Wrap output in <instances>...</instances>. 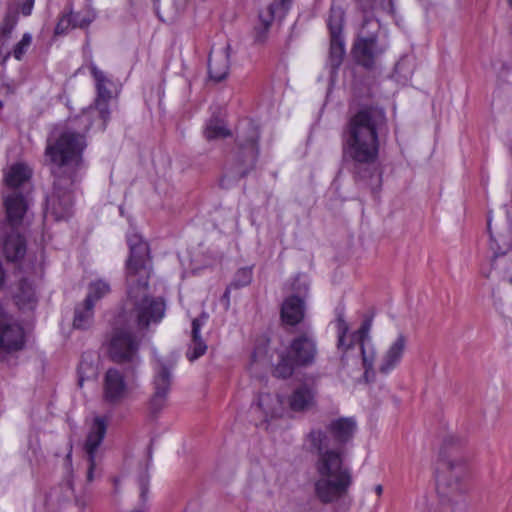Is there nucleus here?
Listing matches in <instances>:
<instances>
[{"label":"nucleus","mask_w":512,"mask_h":512,"mask_svg":"<svg viewBox=\"0 0 512 512\" xmlns=\"http://www.w3.org/2000/svg\"><path fill=\"white\" fill-rule=\"evenodd\" d=\"M79 116L69 119L67 127L52 141L48 140L46 156L55 166L54 175L78 178V171L84 167L83 152L87 147L85 122Z\"/></svg>","instance_id":"obj_4"},{"label":"nucleus","mask_w":512,"mask_h":512,"mask_svg":"<svg viewBox=\"0 0 512 512\" xmlns=\"http://www.w3.org/2000/svg\"><path fill=\"white\" fill-rule=\"evenodd\" d=\"M355 2L358 9L364 14V19L360 35L353 46V55L359 65L372 69L387 47L378 42L376 33L379 29V21L370 14L381 11L393 16L395 13L394 1L355 0Z\"/></svg>","instance_id":"obj_5"},{"label":"nucleus","mask_w":512,"mask_h":512,"mask_svg":"<svg viewBox=\"0 0 512 512\" xmlns=\"http://www.w3.org/2000/svg\"><path fill=\"white\" fill-rule=\"evenodd\" d=\"M305 315L304 300L298 295L287 297L281 306V319L284 323L295 326L300 323Z\"/></svg>","instance_id":"obj_23"},{"label":"nucleus","mask_w":512,"mask_h":512,"mask_svg":"<svg viewBox=\"0 0 512 512\" xmlns=\"http://www.w3.org/2000/svg\"><path fill=\"white\" fill-rule=\"evenodd\" d=\"M208 315L203 313L200 317L192 321V339L189 349L186 353L190 361H194L205 354L207 350L206 343L201 339L200 329L206 323Z\"/></svg>","instance_id":"obj_25"},{"label":"nucleus","mask_w":512,"mask_h":512,"mask_svg":"<svg viewBox=\"0 0 512 512\" xmlns=\"http://www.w3.org/2000/svg\"><path fill=\"white\" fill-rule=\"evenodd\" d=\"M129 395V387L123 374L116 368H109L102 381V398L105 404L117 406Z\"/></svg>","instance_id":"obj_13"},{"label":"nucleus","mask_w":512,"mask_h":512,"mask_svg":"<svg viewBox=\"0 0 512 512\" xmlns=\"http://www.w3.org/2000/svg\"><path fill=\"white\" fill-rule=\"evenodd\" d=\"M73 19H72V9L69 8V10L62 14L60 17L56 27H55V34L56 35H63L66 34L70 29L73 28Z\"/></svg>","instance_id":"obj_37"},{"label":"nucleus","mask_w":512,"mask_h":512,"mask_svg":"<svg viewBox=\"0 0 512 512\" xmlns=\"http://www.w3.org/2000/svg\"><path fill=\"white\" fill-rule=\"evenodd\" d=\"M355 342H357V340L353 339V334L351 335L350 339H347V335H343V337L341 335H339L337 347H338V349L345 352L348 349H350Z\"/></svg>","instance_id":"obj_39"},{"label":"nucleus","mask_w":512,"mask_h":512,"mask_svg":"<svg viewBox=\"0 0 512 512\" xmlns=\"http://www.w3.org/2000/svg\"><path fill=\"white\" fill-rule=\"evenodd\" d=\"M4 227L2 253L8 262L18 263L26 254V239L16 230V227L7 224Z\"/></svg>","instance_id":"obj_18"},{"label":"nucleus","mask_w":512,"mask_h":512,"mask_svg":"<svg viewBox=\"0 0 512 512\" xmlns=\"http://www.w3.org/2000/svg\"><path fill=\"white\" fill-rule=\"evenodd\" d=\"M316 389L308 384L297 387L289 397V405L293 411L300 412L309 410L316 403Z\"/></svg>","instance_id":"obj_24"},{"label":"nucleus","mask_w":512,"mask_h":512,"mask_svg":"<svg viewBox=\"0 0 512 512\" xmlns=\"http://www.w3.org/2000/svg\"><path fill=\"white\" fill-rule=\"evenodd\" d=\"M76 181L73 176L55 175L53 192L47 198V211L55 220H65L72 215V187Z\"/></svg>","instance_id":"obj_12"},{"label":"nucleus","mask_w":512,"mask_h":512,"mask_svg":"<svg viewBox=\"0 0 512 512\" xmlns=\"http://www.w3.org/2000/svg\"><path fill=\"white\" fill-rule=\"evenodd\" d=\"M65 462H66L67 470H70V468H71V450L66 455Z\"/></svg>","instance_id":"obj_45"},{"label":"nucleus","mask_w":512,"mask_h":512,"mask_svg":"<svg viewBox=\"0 0 512 512\" xmlns=\"http://www.w3.org/2000/svg\"><path fill=\"white\" fill-rule=\"evenodd\" d=\"M154 392L150 399V410L153 414L160 412L166 404L172 384V366L158 362L154 368Z\"/></svg>","instance_id":"obj_14"},{"label":"nucleus","mask_w":512,"mask_h":512,"mask_svg":"<svg viewBox=\"0 0 512 512\" xmlns=\"http://www.w3.org/2000/svg\"><path fill=\"white\" fill-rule=\"evenodd\" d=\"M356 427L354 418L341 417L332 420L326 431L313 429L308 435L318 455L314 494L323 504L336 502L346 496L353 483L351 469L344 463L342 447L353 438Z\"/></svg>","instance_id":"obj_1"},{"label":"nucleus","mask_w":512,"mask_h":512,"mask_svg":"<svg viewBox=\"0 0 512 512\" xmlns=\"http://www.w3.org/2000/svg\"><path fill=\"white\" fill-rule=\"evenodd\" d=\"M94 321V306L87 302L78 304L75 307L73 327L75 329L86 330L90 328Z\"/></svg>","instance_id":"obj_28"},{"label":"nucleus","mask_w":512,"mask_h":512,"mask_svg":"<svg viewBox=\"0 0 512 512\" xmlns=\"http://www.w3.org/2000/svg\"><path fill=\"white\" fill-rule=\"evenodd\" d=\"M34 5V0H27L21 7V12L24 16L31 14Z\"/></svg>","instance_id":"obj_41"},{"label":"nucleus","mask_w":512,"mask_h":512,"mask_svg":"<svg viewBox=\"0 0 512 512\" xmlns=\"http://www.w3.org/2000/svg\"><path fill=\"white\" fill-rule=\"evenodd\" d=\"M29 195L30 193L11 189L2 190L1 196L6 212L8 226L17 227L22 223L29 207Z\"/></svg>","instance_id":"obj_16"},{"label":"nucleus","mask_w":512,"mask_h":512,"mask_svg":"<svg viewBox=\"0 0 512 512\" xmlns=\"http://www.w3.org/2000/svg\"><path fill=\"white\" fill-rule=\"evenodd\" d=\"M140 342L141 340L129 328L115 327L109 340L110 358L118 364L138 365L140 363L138 355Z\"/></svg>","instance_id":"obj_10"},{"label":"nucleus","mask_w":512,"mask_h":512,"mask_svg":"<svg viewBox=\"0 0 512 512\" xmlns=\"http://www.w3.org/2000/svg\"><path fill=\"white\" fill-rule=\"evenodd\" d=\"M32 43V35L30 33H24L21 40L14 46L12 52H8L3 61L5 62L12 54L16 60H22L26 52Z\"/></svg>","instance_id":"obj_34"},{"label":"nucleus","mask_w":512,"mask_h":512,"mask_svg":"<svg viewBox=\"0 0 512 512\" xmlns=\"http://www.w3.org/2000/svg\"><path fill=\"white\" fill-rule=\"evenodd\" d=\"M292 0H278L271 3L267 8V15L260 13L259 18L261 21V27L256 28L255 41L258 43H263L267 38V33L271 26V23L274 18L282 19L290 5Z\"/></svg>","instance_id":"obj_20"},{"label":"nucleus","mask_w":512,"mask_h":512,"mask_svg":"<svg viewBox=\"0 0 512 512\" xmlns=\"http://www.w3.org/2000/svg\"><path fill=\"white\" fill-rule=\"evenodd\" d=\"M89 69L96 81L97 97L94 106L83 110L78 120L85 122L84 129H90L92 117L97 114L99 117L98 128L103 131L110 119L109 101L112 98V91L110 89L112 81L93 62L90 63Z\"/></svg>","instance_id":"obj_9"},{"label":"nucleus","mask_w":512,"mask_h":512,"mask_svg":"<svg viewBox=\"0 0 512 512\" xmlns=\"http://www.w3.org/2000/svg\"><path fill=\"white\" fill-rule=\"evenodd\" d=\"M204 135L208 140L225 138L230 135L229 130L217 119H211L204 130Z\"/></svg>","instance_id":"obj_33"},{"label":"nucleus","mask_w":512,"mask_h":512,"mask_svg":"<svg viewBox=\"0 0 512 512\" xmlns=\"http://www.w3.org/2000/svg\"><path fill=\"white\" fill-rule=\"evenodd\" d=\"M373 323V315L366 316L363 320L360 328L353 333V339L357 340V343L371 342L370 331Z\"/></svg>","instance_id":"obj_36"},{"label":"nucleus","mask_w":512,"mask_h":512,"mask_svg":"<svg viewBox=\"0 0 512 512\" xmlns=\"http://www.w3.org/2000/svg\"><path fill=\"white\" fill-rule=\"evenodd\" d=\"M345 41L343 35L330 36L328 65L331 78L334 77L345 56Z\"/></svg>","instance_id":"obj_26"},{"label":"nucleus","mask_w":512,"mask_h":512,"mask_svg":"<svg viewBox=\"0 0 512 512\" xmlns=\"http://www.w3.org/2000/svg\"><path fill=\"white\" fill-rule=\"evenodd\" d=\"M375 492H376V494H377L378 496H380V495L382 494V492H383V487H382V485H376V487H375Z\"/></svg>","instance_id":"obj_46"},{"label":"nucleus","mask_w":512,"mask_h":512,"mask_svg":"<svg viewBox=\"0 0 512 512\" xmlns=\"http://www.w3.org/2000/svg\"><path fill=\"white\" fill-rule=\"evenodd\" d=\"M294 289L298 291V293H306L308 290V285L305 282L300 283V279L297 278L294 283Z\"/></svg>","instance_id":"obj_42"},{"label":"nucleus","mask_w":512,"mask_h":512,"mask_svg":"<svg viewBox=\"0 0 512 512\" xmlns=\"http://www.w3.org/2000/svg\"><path fill=\"white\" fill-rule=\"evenodd\" d=\"M10 293L15 305L22 311L34 310L38 303V296L34 282L21 276L11 286Z\"/></svg>","instance_id":"obj_17"},{"label":"nucleus","mask_w":512,"mask_h":512,"mask_svg":"<svg viewBox=\"0 0 512 512\" xmlns=\"http://www.w3.org/2000/svg\"><path fill=\"white\" fill-rule=\"evenodd\" d=\"M258 128L250 121L241 124L237 130V146L233 163L223 175L220 185L228 189L233 183L246 176L255 166L258 157Z\"/></svg>","instance_id":"obj_6"},{"label":"nucleus","mask_w":512,"mask_h":512,"mask_svg":"<svg viewBox=\"0 0 512 512\" xmlns=\"http://www.w3.org/2000/svg\"><path fill=\"white\" fill-rule=\"evenodd\" d=\"M348 332H349V325L345 321L344 316L342 314H340L337 318L338 336L341 335L343 337V335H347Z\"/></svg>","instance_id":"obj_40"},{"label":"nucleus","mask_w":512,"mask_h":512,"mask_svg":"<svg viewBox=\"0 0 512 512\" xmlns=\"http://www.w3.org/2000/svg\"><path fill=\"white\" fill-rule=\"evenodd\" d=\"M491 219H488V227H490Z\"/></svg>","instance_id":"obj_47"},{"label":"nucleus","mask_w":512,"mask_h":512,"mask_svg":"<svg viewBox=\"0 0 512 512\" xmlns=\"http://www.w3.org/2000/svg\"><path fill=\"white\" fill-rule=\"evenodd\" d=\"M188 3V0H173V4L175 6V10L177 13L184 10Z\"/></svg>","instance_id":"obj_43"},{"label":"nucleus","mask_w":512,"mask_h":512,"mask_svg":"<svg viewBox=\"0 0 512 512\" xmlns=\"http://www.w3.org/2000/svg\"><path fill=\"white\" fill-rule=\"evenodd\" d=\"M3 106V102L0 100V108Z\"/></svg>","instance_id":"obj_48"},{"label":"nucleus","mask_w":512,"mask_h":512,"mask_svg":"<svg viewBox=\"0 0 512 512\" xmlns=\"http://www.w3.org/2000/svg\"><path fill=\"white\" fill-rule=\"evenodd\" d=\"M406 345L407 338L403 334H399L381 358L379 364V372L381 374H389L400 364Z\"/></svg>","instance_id":"obj_21"},{"label":"nucleus","mask_w":512,"mask_h":512,"mask_svg":"<svg viewBox=\"0 0 512 512\" xmlns=\"http://www.w3.org/2000/svg\"><path fill=\"white\" fill-rule=\"evenodd\" d=\"M130 255L126 263V297L122 303L121 317L146 330L165 316L166 304L161 297L149 292L151 260L149 246L137 233L127 236Z\"/></svg>","instance_id":"obj_2"},{"label":"nucleus","mask_w":512,"mask_h":512,"mask_svg":"<svg viewBox=\"0 0 512 512\" xmlns=\"http://www.w3.org/2000/svg\"><path fill=\"white\" fill-rule=\"evenodd\" d=\"M360 344L362 362L365 368V376L368 377L370 374H374V362L376 359V350L371 342H362Z\"/></svg>","instance_id":"obj_32"},{"label":"nucleus","mask_w":512,"mask_h":512,"mask_svg":"<svg viewBox=\"0 0 512 512\" xmlns=\"http://www.w3.org/2000/svg\"><path fill=\"white\" fill-rule=\"evenodd\" d=\"M257 407L263 412L266 418L278 417L283 412V402L278 395L261 393L258 396Z\"/></svg>","instance_id":"obj_27"},{"label":"nucleus","mask_w":512,"mask_h":512,"mask_svg":"<svg viewBox=\"0 0 512 512\" xmlns=\"http://www.w3.org/2000/svg\"><path fill=\"white\" fill-rule=\"evenodd\" d=\"M509 4L512 6V0H508Z\"/></svg>","instance_id":"obj_49"},{"label":"nucleus","mask_w":512,"mask_h":512,"mask_svg":"<svg viewBox=\"0 0 512 512\" xmlns=\"http://www.w3.org/2000/svg\"><path fill=\"white\" fill-rule=\"evenodd\" d=\"M96 18V13L92 8H87L84 12L74 13L72 11L73 28H87Z\"/></svg>","instance_id":"obj_35"},{"label":"nucleus","mask_w":512,"mask_h":512,"mask_svg":"<svg viewBox=\"0 0 512 512\" xmlns=\"http://www.w3.org/2000/svg\"><path fill=\"white\" fill-rule=\"evenodd\" d=\"M443 457L436 479V492L442 505L454 507L459 504L467 491L465 477L466 463L459 455Z\"/></svg>","instance_id":"obj_7"},{"label":"nucleus","mask_w":512,"mask_h":512,"mask_svg":"<svg viewBox=\"0 0 512 512\" xmlns=\"http://www.w3.org/2000/svg\"><path fill=\"white\" fill-rule=\"evenodd\" d=\"M32 172L28 166L23 163L12 165L4 175V188L6 190H16L25 193H31L30 184Z\"/></svg>","instance_id":"obj_19"},{"label":"nucleus","mask_w":512,"mask_h":512,"mask_svg":"<svg viewBox=\"0 0 512 512\" xmlns=\"http://www.w3.org/2000/svg\"><path fill=\"white\" fill-rule=\"evenodd\" d=\"M111 292L110 283L105 279H96L89 283L85 300L95 306V303Z\"/></svg>","instance_id":"obj_29"},{"label":"nucleus","mask_w":512,"mask_h":512,"mask_svg":"<svg viewBox=\"0 0 512 512\" xmlns=\"http://www.w3.org/2000/svg\"><path fill=\"white\" fill-rule=\"evenodd\" d=\"M345 19L344 9L335 3L331 5L329 17L327 20L330 36L343 35V25Z\"/></svg>","instance_id":"obj_30"},{"label":"nucleus","mask_w":512,"mask_h":512,"mask_svg":"<svg viewBox=\"0 0 512 512\" xmlns=\"http://www.w3.org/2000/svg\"><path fill=\"white\" fill-rule=\"evenodd\" d=\"M386 122L384 109L369 106L358 110L346 123L342 135V155L344 161L353 163L357 177H363L359 172L361 166L373 164L377 160L379 136Z\"/></svg>","instance_id":"obj_3"},{"label":"nucleus","mask_w":512,"mask_h":512,"mask_svg":"<svg viewBox=\"0 0 512 512\" xmlns=\"http://www.w3.org/2000/svg\"><path fill=\"white\" fill-rule=\"evenodd\" d=\"M107 419L101 416H97L93 420V424L87 435L84 451L86 453L88 469H87V481L92 482L94 480V470L97 465L96 453L101 445L106 431H107Z\"/></svg>","instance_id":"obj_15"},{"label":"nucleus","mask_w":512,"mask_h":512,"mask_svg":"<svg viewBox=\"0 0 512 512\" xmlns=\"http://www.w3.org/2000/svg\"><path fill=\"white\" fill-rule=\"evenodd\" d=\"M18 23V12L13 8H9L3 21L0 25V46L5 45V43L10 39L13 30L15 29Z\"/></svg>","instance_id":"obj_31"},{"label":"nucleus","mask_w":512,"mask_h":512,"mask_svg":"<svg viewBox=\"0 0 512 512\" xmlns=\"http://www.w3.org/2000/svg\"><path fill=\"white\" fill-rule=\"evenodd\" d=\"M230 46L212 51L208 59L209 76L215 82H220L226 78L229 72Z\"/></svg>","instance_id":"obj_22"},{"label":"nucleus","mask_w":512,"mask_h":512,"mask_svg":"<svg viewBox=\"0 0 512 512\" xmlns=\"http://www.w3.org/2000/svg\"><path fill=\"white\" fill-rule=\"evenodd\" d=\"M26 334L21 323L0 305V362L24 349Z\"/></svg>","instance_id":"obj_11"},{"label":"nucleus","mask_w":512,"mask_h":512,"mask_svg":"<svg viewBox=\"0 0 512 512\" xmlns=\"http://www.w3.org/2000/svg\"><path fill=\"white\" fill-rule=\"evenodd\" d=\"M252 280V270L250 268H241L237 271L231 286L240 288L248 285Z\"/></svg>","instance_id":"obj_38"},{"label":"nucleus","mask_w":512,"mask_h":512,"mask_svg":"<svg viewBox=\"0 0 512 512\" xmlns=\"http://www.w3.org/2000/svg\"><path fill=\"white\" fill-rule=\"evenodd\" d=\"M234 288L231 284L226 288L225 293L223 295V299H226L227 303H229L230 290Z\"/></svg>","instance_id":"obj_44"},{"label":"nucleus","mask_w":512,"mask_h":512,"mask_svg":"<svg viewBox=\"0 0 512 512\" xmlns=\"http://www.w3.org/2000/svg\"><path fill=\"white\" fill-rule=\"evenodd\" d=\"M317 345L312 335L303 333L295 337L286 353L280 355V360L274 368V376L289 378L296 366H309L315 362Z\"/></svg>","instance_id":"obj_8"}]
</instances>
